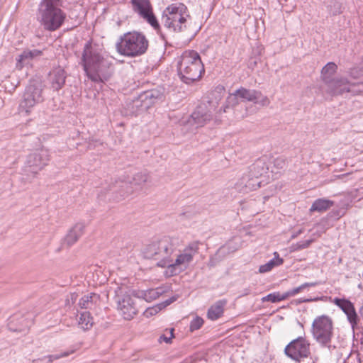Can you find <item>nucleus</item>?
Segmentation results:
<instances>
[{"label": "nucleus", "mask_w": 363, "mask_h": 363, "mask_svg": "<svg viewBox=\"0 0 363 363\" xmlns=\"http://www.w3.org/2000/svg\"><path fill=\"white\" fill-rule=\"evenodd\" d=\"M84 69L94 82H104L113 74L111 62L102 55V49L96 44L87 42L82 55Z\"/></svg>", "instance_id": "nucleus-1"}, {"label": "nucleus", "mask_w": 363, "mask_h": 363, "mask_svg": "<svg viewBox=\"0 0 363 363\" xmlns=\"http://www.w3.org/2000/svg\"><path fill=\"white\" fill-rule=\"evenodd\" d=\"M62 7V0L41 1L37 12V20L45 30L53 32L63 25L67 14Z\"/></svg>", "instance_id": "nucleus-2"}, {"label": "nucleus", "mask_w": 363, "mask_h": 363, "mask_svg": "<svg viewBox=\"0 0 363 363\" xmlns=\"http://www.w3.org/2000/svg\"><path fill=\"white\" fill-rule=\"evenodd\" d=\"M178 75L186 84L199 80L205 72L200 55L195 50H186L180 56L177 63Z\"/></svg>", "instance_id": "nucleus-3"}, {"label": "nucleus", "mask_w": 363, "mask_h": 363, "mask_svg": "<svg viewBox=\"0 0 363 363\" xmlns=\"http://www.w3.org/2000/svg\"><path fill=\"white\" fill-rule=\"evenodd\" d=\"M149 42L140 32H128L121 35L116 44L117 52L125 57H135L145 54Z\"/></svg>", "instance_id": "nucleus-4"}, {"label": "nucleus", "mask_w": 363, "mask_h": 363, "mask_svg": "<svg viewBox=\"0 0 363 363\" xmlns=\"http://www.w3.org/2000/svg\"><path fill=\"white\" fill-rule=\"evenodd\" d=\"M175 249V240L164 236L147 245L144 250V255L147 258L157 260L158 267L166 268Z\"/></svg>", "instance_id": "nucleus-5"}, {"label": "nucleus", "mask_w": 363, "mask_h": 363, "mask_svg": "<svg viewBox=\"0 0 363 363\" xmlns=\"http://www.w3.org/2000/svg\"><path fill=\"white\" fill-rule=\"evenodd\" d=\"M186 6L183 4H172L164 11L161 18L162 25L169 32L179 33L186 27Z\"/></svg>", "instance_id": "nucleus-6"}, {"label": "nucleus", "mask_w": 363, "mask_h": 363, "mask_svg": "<svg viewBox=\"0 0 363 363\" xmlns=\"http://www.w3.org/2000/svg\"><path fill=\"white\" fill-rule=\"evenodd\" d=\"M199 241L191 242L176 255L175 259L172 256L169 264L166 267L165 275L173 277L186 269L194 256L199 252Z\"/></svg>", "instance_id": "nucleus-7"}, {"label": "nucleus", "mask_w": 363, "mask_h": 363, "mask_svg": "<svg viewBox=\"0 0 363 363\" xmlns=\"http://www.w3.org/2000/svg\"><path fill=\"white\" fill-rule=\"evenodd\" d=\"M313 339L322 347L330 348L333 337V322L330 317L322 315L316 317L311 325Z\"/></svg>", "instance_id": "nucleus-8"}, {"label": "nucleus", "mask_w": 363, "mask_h": 363, "mask_svg": "<svg viewBox=\"0 0 363 363\" xmlns=\"http://www.w3.org/2000/svg\"><path fill=\"white\" fill-rule=\"evenodd\" d=\"M50 160V155L48 150H37L27 156L22 171L28 177L33 178L48 164Z\"/></svg>", "instance_id": "nucleus-9"}, {"label": "nucleus", "mask_w": 363, "mask_h": 363, "mask_svg": "<svg viewBox=\"0 0 363 363\" xmlns=\"http://www.w3.org/2000/svg\"><path fill=\"white\" fill-rule=\"evenodd\" d=\"M43 101L42 84L39 82L30 83L26 88L19 108L21 111H25L28 115L35 105Z\"/></svg>", "instance_id": "nucleus-10"}, {"label": "nucleus", "mask_w": 363, "mask_h": 363, "mask_svg": "<svg viewBox=\"0 0 363 363\" xmlns=\"http://www.w3.org/2000/svg\"><path fill=\"white\" fill-rule=\"evenodd\" d=\"M214 106L209 105L208 106L206 104L199 106L188 120V124L192 126L190 127V130L194 132L195 130L207 125L213 119L216 122L217 118L214 116Z\"/></svg>", "instance_id": "nucleus-11"}, {"label": "nucleus", "mask_w": 363, "mask_h": 363, "mask_svg": "<svg viewBox=\"0 0 363 363\" xmlns=\"http://www.w3.org/2000/svg\"><path fill=\"white\" fill-rule=\"evenodd\" d=\"M337 65L334 62L327 63L322 69L321 74L323 79L330 86L333 87L334 94H342L344 92H350L351 88L348 82L345 79L330 80L331 77L336 72Z\"/></svg>", "instance_id": "nucleus-12"}, {"label": "nucleus", "mask_w": 363, "mask_h": 363, "mask_svg": "<svg viewBox=\"0 0 363 363\" xmlns=\"http://www.w3.org/2000/svg\"><path fill=\"white\" fill-rule=\"evenodd\" d=\"M285 354L293 360L300 362L311 354L310 343L305 337H298L289 343L284 350Z\"/></svg>", "instance_id": "nucleus-13"}, {"label": "nucleus", "mask_w": 363, "mask_h": 363, "mask_svg": "<svg viewBox=\"0 0 363 363\" xmlns=\"http://www.w3.org/2000/svg\"><path fill=\"white\" fill-rule=\"evenodd\" d=\"M133 11L145 20L156 30H160V26L153 13L150 0H130Z\"/></svg>", "instance_id": "nucleus-14"}, {"label": "nucleus", "mask_w": 363, "mask_h": 363, "mask_svg": "<svg viewBox=\"0 0 363 363\" xmlns=\"http://www.w3.org/2000/svg\"><path fill=\"white\" fill-rule=\"evenodd\" d=\"M117 308L125 320H131L137 314L138 310L133 298L130 294L117 296Z\"/></svg>", "instance_id": "nucleus-15"}, {"label": "nucleus", "mask_w": 363, "mask_h": 363, "mask_svg": "<svg viewBox=\"0 0 363 363\" xmlns=\"http://www.w3.org/2000/svg\"><path fill=\"white\" fill-rule=\"evenodd\" d=\"M237 95L243 101L253 102L262 106H267L270 101L267 96H264L261 91L255 89H247L241 87L236 90Z\"/></svg>", "instance_id": "nucleus-16"}, {"label": "nucleus", "mask_w": 363, "mask_h": 363, "mask_svg": "<svg viewBox=\"0 0 363 363\" xmlns=\"http://www.w3.org/2000/svg\"><path fill=\"white\" fill-rule=\"evenodd\" d=\"M347 315V320L353 330L357 325L359 318L356 313L353 303L345 298H335L333 301Z\"/></svg>", "instance_id": "nucleus-17"}, {"label": "nucleus", "mask_w": 363, "mask_h": 363, "mask_svg": "<svg viewBox=\"0 0 363 363\" xmlns=\"http://www.w3.org/2000/svg\"><path fill=\"white\" fill-rule=\"evenodd\" d=\"M164 89L157 86L155 89L147 90L141 93L139 99L145 108H149L155 103L162 101L164 98Z\"/></svg>", "instance_id": "nucleus-18"}, {"label": "nucleus", "mask_w": 363, "mask_h": 363, "mask_svg": "<svg viewBox=\"0 0 363 363\" xmlns=\"http://www.w3.org/2000/svg\"><path fill=\"white\" fill-rule=\"evenodd\" d=\"M67 74L64 69L60 67L52 69L48 75L50 88L54 91H59L64 86Z\"/></svg>", "instance_id": "nucleus-19"}, {"label": "nucleus", "mask_w": 363, "mask_h": 363, "mask_svg": "<svg viewBox=\"0 0 363 363\" xmlns=\"http://www.w3.org/2000/svg\"><path fill=\"white\" fill-rule=\"evenodd\" d=\"M167 289L168 286H160L155 289H150L146 291H133L132 292V295L134 297L144 299L147 302H151L159 298L163 294L166 293L167 291Z\"/></svg>", "instance_id": "nucleus-20"}, {"label": "nucleus", "mask_w": 363, "mask_h": 363, "mask_svg": "<svg viewBox=\"0 0 363 363\" xmlns=\"http://www.w3.org/2000/svg\"><path fill=\"white\" fill-rule=\"evenodd\" d=\"M269 160L266 156L257 159L250 167V176L258 179L265 174H269Z\"/></svg>", "instance_id": "nucleus-21"}, {"label": "nucleus", "mask_w": 363, "mask_h": 363, "mask_svg": "<svg viewBox=\"0 0 363 363\" xmlns=\"http://www.w3.org/2000/svg\"><path fill=\"white\" fill-rule=\"evenodd\" d=\"M85 224L84 223H76L67 233L64 240V244L68 247L74 245L84 234Z\"/></svg>", "instance_id": "nucleus-22"}, {"label": "nucleus", "mask_w": 363, "mask_h": 363, "mask_svg": "<svg viewBox=\"0 0 363 363\" xmlns=\"http://www.w3.org/2000/svg\"><path fill=\"white\" fill-rule=\"evenodd\" d=\"M42 55V51L39 50H26L18 57L16 67L21 69L25 65L30 64V62Z\"/></svg>", "instance_id": "nucleus-23"}, {"label": "nucleus", "mask_w": 363, "mask_h": 363, "mask_svg": "<svg viewBox=\"0 0 363 363\" xmlns=\"http://www.w3.org/2000/svg\"><path fill=\"white\" fill-rule=\"evenodd\" d=\"M226 303V300H219L216 301L208 308L207 318L211 320H216L220 318L223 314Z\"/></svg>", "instance_id": "nucleus-24"}, {"label": "nucleus", "mask_w": 363, "mask_h": 363, "mask_svg": "<svg viewBox=\"0 0 363 363\" xmlns=\"http://www.w3.org/2000/svg\"><path fill=\"white\" fill-rule=\"evenodd\" d=\"M100 300L99 294L90 293L83 296L79 301L78 305L80 308H91L96 305Z\"/></svg>", "instance_id": "nucleus-25"}, {"label": "nucleus", "mask_w": 363, "mask_h": 363, "mask_svg": "<svg viewBox=\"0 0 363 363\" xmlns=\"http://www.w3.org/2000/svg\"><path fill=\"white\" fill-rule=\"evenodd\" d=\"M284 259L279 257L277 252H274V257L270 259L264 264H262L259 267V272L261 274L270 272L274 267L280 266L283 264Z\"/></svg>", "instance_id": "nucleus-26"}, {"label": "nucleus", "mask_w": 363, "mask_h": 363, "mask_svg": "<svg viewBox=\"0 0 363 363\" xmlns=\"http://www.w3.org/2000/svg\"><path fill=\"white\" fill-rule=\"evenodd\" d=\"M333 201L326 199H318L313 203L310 211L311 212H323L333 206Z\"/></svg>", "instance_id": "nucleus-27"}, {"label": "nucleus", "mask_w": 363, "mask_h": 363, "mask_svg": "<svg viewBox=\"0 0 363 363\" xmlns=\"http://www.w3.org/2000/svg\"><path fill=\"white\" fill-rule=\"evenodd\" d=\"M272 166H269L270 173L272 177H276L277 174L280 173V171L286 167V160L281 157L274 159L272 162H269Z\"/></svg>", "instance_id": "nucleus-28"}, {"label": "nucleus", "mask_w": 363, "mask_h": 363, "mask_svg": "<svg viewBox=\"0 0 363 363\" xmlns=\"http://www.w3.org/2000/svg\"><path fill=\"white\" fill-rule=\"evenodd\" d=\"M78 325L84 330H88L92 327L93 320L89 312L85 311L80 314Z\"/></svg>", "instance_id": "nucleus-29"}, {"label": "nucleus", "mask_w": 363, "mask_h": 363, "mask_svg": "<svg viewBox=\"0 0 363 363\" xmlns=\"http://www.w3.org/2000/svg\"><path fill=\"white\" fill-rule=\"evenodd\" d=\"M318 284L319 283L317 282V281H315V282H306V283L302 284L301 285H300L298 287L289 289V290H288L287 291L285 292L286 298H288L289 297H291V296H294L296 294H299L303 290H304L305 289L308 288V287L315 286Z\"/></svg>", "instance_id": "nucleus-30"}, {"label": "nucleus", "mask_w": 363, "mask_h": 363, "mask_svg": "<svg viewBox=\"0 0 363 363\" xmlns=\"http://www.w3.org/2000/svg\"><path fill=\"white\" fill-rule=\"evenodd\" d=\"M286 299L285 292L280 294L279 292L272 293L262 298L263 302L270 301L272 303H277Z\"/></svg>", "instance_id": "nucleus-31"}, {"label": "nucleus", "mask_w": 363, "mask_h": 363, "mask_svg": "<svg viewBox=\"0 0 363 363\" xmlns=\"http://www.w3.org/2000/svg\"><path fill=\"white\" fill-rule=\"evenodd\" d=\"M327 7L329 10V11L333 14V15H337L338 13H340L342 12V6H341V4L335 1V0H328L327 2Z\"/></svg>", "instance_id": "nucleus-32"}, {"label": "nucleus", "mask_w": 363, "mask_h": 363, "mask_svg": "<svg viewBox=\"0 0 363 363\" xmlns=\"http://www.w3.org/2000/svg\"><path fill=\"white\" fill-rule=\"evenodd\" d=\"M261 183L262 182L259 181L258 179L252 177V178L249 179L245 185V191L255 190L261 186Z\"/></svg>", "instance_id": "nucleus-33"}, {"label": "nucleus", "mask_w": 363, "mask_h": 363, "mask_svg": "<svg viewBox=\"0 0 363 363\" xmlns=\"http://www.w3.org/2000/svg\"><path fill=\"white\" fill-rule=\"evenodd\" d=\"M14 320L15 318L13 317L11 318V320H10L9 323H8L9 328L12 331H24L29 326V322L27 321L26 319H23L21 323L23 324V325L16 328L13 325Z\"/></svg>", "instance_id": "nucleus-34"}, {"label": "nucleus", "mask_w": 363, "mask_h": 363, "mask_svg": "<svg viewBox=\"0 0 363 363\" xmlns=\"http://www.w3.org/2000/svg\"><path fill=\"white\" fill-rule=\"evenodd\" d=\"M204 320L199 316H196L190 323L189 330L193 332L201 328L203 325Z\"/></svg>", "instance_id": "nucleus-35"}, {"label": "nucleus", "mask_w": 363, "mask_h": 363, "mask_svg": "<svg viewBox=\"0 0 363 363\" xmlns=\"http://www.w3.org/2000/svg\"><path fill=\"white\" fill-rule=\"evenodd\" d=\"M238 98H239V96L237 95L236 91L233 94H230L226 100L227 105L223 108V111L225 112L226 108H228L230 106L233 107V106H236L238 104Z\"/></svg>", "instance_id": "nucleus-36"}, {"label": "nucleus", "mask_w": 363, "mask_h": 363, "mask_svg": "<svg viewBox=\"0 0 363 363\" xmlns=\"http://www.w3.org/2000/svg\"><path fill=\"white\" fill-rule=\"evenodd\" d=\"M148 175L145 173H137L133 178V182L135 185H142L147 182Z\"/></svg>", "instance_id": "nucleus-37"}, {"label": "nucleus", "mask_w": 363, "mask_h": 363, "mask_svg": "<svg viewBox=\"0 0 363 363\" xmlns=\"http://www.w3.org/2000/svg\"><path fill=\"white\" fill-rule=\"evenodd\" d=\"M73 352H74L73 350L66 351V352H60V353H57V354H55L48 355V357H44L42 359V360L45 358H48V362H52L54 360H57L60 358L69 356L70 354L73 353Z\"/></svg>", "instance_id": "nucleus-38"}, {"label": "nucleus", "mask_w": 363, "mask_h": 363, "mask_svg": "<svg viewBox=\"0 0 363 363\" xmlns=\"http://www.w3.org/2000/svg\"><path fill=\"white\" fill-rule=\"evenodd\" d=\"M174 329L172 328L169 330L167 331V335L163 334L160 335V337L158 339V341L160 342H164L166 343H170L172 339L174 337Z\"/></svg>", "instance_id": "nucleus-39"}, {"label": "nucleus", "mask_w": 363, "mask_h": 363, "mask_svg": "<svg viewBox=\"0 0 363 363\" xmlns=\"http://www.w3.org/2000/svg\"><path fill=\"white\" fill-rule=\"evenodd\" d=\"M313 242V239L299 241L296 244V250H303L308 247Z\"/></svg>", "instance_id": "nucleus-40"}, {"label": "nucleus", "mask_w": 363, "mask_h": 363, "mask_svg": "<svg viewBox=\"0 0 363 363\" xmlns=\"http://www.w3.org/2000/svg\"><path fill=\"white\" fill-rule=\"evenodd\" d=\"M78 298V294L76 293H71L66 299V305L72 306L73 305Z\"/></svg>", "instance_id": "nucleus-41"}, {"label": "nucleus", "mask_w": 363, "mask_h": 363, "mask_svg": "<svg viewBox=\"0 0 363 363\" xmlns=\"http://www.w3.org/2000/svg\"><path fill=\"white\" fill-rule=\"evenodd\" d=\"M159 309H160V308L158 306H155V307L149 308H147L145 311V315L147 317H149V316H151V315H154L157 313Z\"/></svg>", "instance_id": "nucleus-42"}, {"label": "nucleus", "mask_w": 363, "mask_h": 363, "mask_svg": "<svg viewBox=\"0 0 363 363\" xmlns=\"http://www.w3.org/2000/svg\"><path fill=\"white\" fill-rule=\"evenodd\" d=\"M332 213L333 214V216L338 219L340 218V217H342V216H344L345 214V211L343 209H340V210H337V211H334L332 212Z\"/></svg>", "instance_id": "nucleus-43"}, {"label": "nucleus", "mask_w": 363, "mask_h": 363, "mask_svg": "<svg viewBox=\"0 0 363 363\" xmlns=\"http://www.w3.org/2000/svg\"><path fill=\"white\" fill-rule=\"evenodd\" d=\"M176 299H177V298H175V297H172V298H169V299L166 300V301H165V305H166V306H168V305L171 304V303H173L174 301H176Z\"/></svg>", "instance_id": "nucleus-44"}, {"label": "nucleus", "mask_w": 363, "mask_h": 363, "mask_svg": "<svg viewBox=\"0 0 363 363\" xmlns=\"http://www.w3.org/2000/svg\"><path fill=\"white\" fill-rule=\"evenodd\" d=\"M312 301V299H303V298H301L299 299L298 301H297V303H304V302H309Z\"/></svg>", "instance_id": "nucleus-45"}, {"label": "nucleus", "mask_w": 363, "mask_h": 363, "mask_svg": "<svg viewBox=\"0 0 363 363\" xmlns=\"http://www.w3.org/2000/svg\"><path fill=\"white\" fill-rule=\"evenodd\" d=\"M125 184L121 182H116V185L114 186V187H123Z\"/></svg>", "instance_id": "nucleus-46"}, {"label": "nucleus", "mask_w": 363, "mask_h": 363, "mask_svg": "<svg viewBox=\"0 0 363 363\" xmlns=\"http://www.w3.org/2000/svg\"><path fill=\"white\" fill-rule=\"evenodd\" d=\"M359 315L363 320V306L359 309Z\"/></svg>", "instance_id": "nucleus-47"}, {"label": "nucleus", "mask_w": 363, "mask_h": 363, "mask_svg": "<svg viewBox=\"0 0 363 363\" xmlns=\"http://www.w3.org/2000/svg\"><path fill=\"white\" fill-rule=\"evenodd\" d=\"M250 293V289H245V292H244V295H247Z\"/></svg>", "instance_id": "nucleus-48"}, {"label": "nucleus", "mask_w": 363, "mask_h": 363, "mask_svg": "<svg viewBox=\"0 0 363 363\" xmlns=\"http://www.w3.org/2000/svg\"><path fill=\"white\" fill-rule=\"evenodd\" d=\"M121 196H125V193H123Z\"/></svg>", "instance_id": "nucleus-49"}]
</instances>
